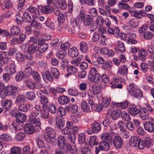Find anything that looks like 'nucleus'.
I'll return each mask as SVG.
<instances>
[{
    "label": "nucleus",
    "instance_id": "8fccbe9b",
    "mask_svg": "<svg viewBox=\"0 0 154 154\" xmlns=\"http://www.w3.org/2000/svg\"><path fill=\"white\" fill-rule=\"evenodd\" d=\"M103 107V104L99 103L98 104H95L94 106H91V109L92 110H96L98 112L101 110L102 107Z\"/></svg>",
    "mask_w": 154,
    "mask_h": 154
},
{
    "label": "nucleus",
    "instance_id": "13d9d810",
    "mask_svg": "<svg viewBox=\"0 0 154 154\" xmlns=\"http://www.w3.org/2000/svg\"><path fill=\"white\" fill-rule=\"evenodd\" d=\"M57 141L58 144H65L66 143L65 137L62 135H60L58 137Z\"/></svg>",
    "mask_w": 154,
    "mask_h": 154
},
{
    "label": "nucleus",
    "instance_id": "c03bdc74",
    "mask_svg": "<svg viewBox=\"0 0 154 154\" xmlns=\"http://www.w3.org/2000/svg\"><path fill=\"white\" fill-rule=\"evenodd\" d=\"M68 137L69 140L70 141V143L72 144H75V135L73 132H70L69 134H68Z\"/></svg>",
    "mask_w": 154,
    "mask_h": 154
},
{
    "label": "nucleus",
    "instance_id": "bb28decb",
    "mask_svg": "<svg viewBox=\"0 0 154 154\" xmlns=\"http://www.w3.org/2000/svg\"><path fill=\"white\" fill-rule=\"evenodd\" d=\"M131 95L133 96L135 98H140L142 97V92L140 89L136 88L135 89L134 92Z\"/></svg>",
    "mask_w": 154,
    "mask_h": 154
},
{
    "label": "nucleus",
    "instance_id": "603ef678",
    "mask_svg": "<svg viewBox=\"0 0 154 154\" xmlns=\"http://www.w3.org/2000/svg\"><path fill=\"white\" fill-rule=\"evenodd\" d=\"M16 66L14 63L10 64L9 69V72L10 75H12L16 72Z\"/></svg>",
    "mask_w": 154,
    "mask_h": 154
},
{
    "label": "nucleus",
    "instance_id": "5701e85b",
    "mask_svg": "<svg viewBox=\"0 0 154 154\" xmlns=\"http://www.w3.org/2000/svg\"><path fill=\"white\" fill-rule=\"evenodd\" d=\"M23 13L19 12L15 15L16 22L18 24H20L24 21V18L22 16Z\"/></svg>",
    "mask_w": 154,
    "mask_h": 154
},
{
    "label": "nucleus",
    "instance_id": "ddd939ff",
    "mask_svg": "<svg viewBox=\"0 0 154 154\" xmlns=\"http://www.w3.org/2000/svg\"><path fill=\"white\" fill-rule=\"evenodd\" d=\"M65 108L68 112L75 113L77 111L78 107L76 105L70 104L66 106Z\"/></svg>",
    "mask_w": 154,
    "mask_h": 154
},
{
    "label": "nucleus",
    "instance_id": "412c9836",
    "mask_svg": "<svg viewBox=\"0 0 154 154\" xmlns=\"http://www.w3.org/2000/svg\"><path fill=\"white\" fill-rule=\"evenodd\" d=\"M128 109V112L130 115L133 116L137 115L140 112V110L136 107L135 106H132Z\"/></svg>",
    "mask_w": 154,
    "mask_h": 154
},
{
    "label": "nucleus",
    "instance_id": "aec40b11",
    "mask_svg": "<svg viewBox=\"0 0 154 154\" xmlns=\"http://www.w3.org/2000/svg\"><path fill=\"white\" fill-rule=\"evenodd\" d=\"M82 20L85 26L91 25L93 21V20L92 17L89 15H86Z\"/></svg>",
    "mask_w": 154,
    "mask_h": 154
},
{
    "label": "nucleus",
    "instance_id": "c9c22d12",
    "mask_svg": "<svg viewBox=\"0 0 154 154\" xmlns=\"http://www.w3.org/2000/svg\"><path fill=\"white\" fill-rule=\"evenodd\" d=\"M10 31L12 34L17 35L20 33V30L18 27L14 26L11 27L10 29Z\"/></svg>",
    "mask_w": 154,
    "mask_h": 154
},
{
    "label": "nucleus",
    "instance_id": "e433bc0d",
    "mask_svg": "<svg viewBox=\"0 0 154 154\" xmlns=\"http://www.w3.org/2000/svg\"><path fill=\"white\" fill-rule=\"evenodd\" d=\"M25 83L27 87L32 89H34L35 84L33 82L30 80H25Z\"/></svg>",
    "mask_w": 154,
    "mask_h": 154
},
{
    "label": "nucleus",
    "instance_id": "4be33fe9",
    "mask_svg": "<svg viewBox=\"0 0 154 154\" xmlns=\"http://www.w3.org/2000/svg\"><path fill=\"white\" fill-rule=\"evenodd\" d=\"M91 126L92 131L94 133H97L100 130V125L98 123L94 122L92 124Z\"/></svg>",
    "mask_w": 154,
    "mask_h": 154
},
{
    "label": "nucleus",
    "instance_id": "338daca9",
    "mask_svg": "<svg viewBox=\"0 0 154 154\" xmlns=\"http://www.w3.org/2000/svg\"><path fill=\"white\" fill-rule=\"evenodd\" d=\"M25 21L27 23L30 22L32 20V18L29 13L27 12H25L23 14Z\"/></svg>",
    "mask_w": 154,
    "mask_h": 154
},
{
    "label": "nucleus",
    "instance_id": "f8f14e48",
    "mask_svg": "<svg viewBox=\"0 0 154 154\" xmlns=\"http://www.w3.org/2000/svg\"><path fill=\"white\" fill-rule=\"evenodd\" d=\"M130 143L134 144H143V141L138 136L131 137L129 140Z\"/></svg>",
    "mask_w": 154,
    "mask_h": 154
},
{
    "label": "nucleus",
    "instance_id": "37998d69",
    "mask_svg": "<svg viewBox=\"0 0 154 154\" xmlns=\"http://www.w3.org/2000/svg\"><path fill=\"white\" fill-rule=\"evenodd\" d=\"M113 143L114 144H122L123 143L121 137L119 136H115L113 140Z\"/></svg>",
    "mask_w": 154,
    "mask_h": 154
},
{
    "label": "nucleus",
    "instance_id": "4468645a",
    "mask_svg": "<svg viewBox=\"0 0 154 154\" xmlns=\"http://www.w3.org/2000/svg\"><path fill=\"white\" fill-rule=\"evenodd\" d=\"M12 139V138L6 134H2L0 136V144H5L4 141L9 142Z\"/></svg>",
    "mask_w": 154,
    "mask_h": 154
},
{
    "label": "nucleus",
    "instance_id": "0e129e2a",
    "mask_svg": "<svg viewBox=\"0 0 154 154\" xmlns=\"http://www.w3.org/2000/svg\"><path fill=\"white\" fill-rule=\"evenodd\" d=\"M53 138H51V137H45L44 138V144H52L54 143V142L55 141V140L53 139Z\"/></svg>",
    "mask_w": 154,
    "mask_h": 154
},
{
    "label": "nucleus",
    "instance_id": "052dcab7",
    "mask_svg": "<svg viewBox=\"0 0 154 154\" xmlns=\"http://www.w3.org/2000/svg\"><path fill=\"white\" fill-rule=\"evenodd\" d=\"M67 70L69 73H75L77 71V69L74 66H69L67 67Z\"/></svg>",
    "mask_w": 154,
    "mask_h": 154
},
{
    "label": "nucleus",
    "instance_id": "864d4df0",
    "mask_svg": "<svg viewBox=\"0 0 154 154\" xmlns=\"http://www.w3.org/2000/svg\"><path fill=\"white\" fill-rule=\"evenodd\" d=\"M11 152L12 154H20L21 153V149L19 147H14L11 149Z\"/></svg>",
    "mask_w": 154,
    "mask_h": 154
},
{
    "label": "nucleus",
    "instance_id": "6ab92c4d",
    "mask_svg": "<svg viewBox=\"0 0 154 154\" xmlns=\"http://www.w3.org/2000/svg\"><path fill=\"white\" fill-rule=\"evenodd\" d=\"M66 145H58L59 148L55 150L54 154H63L64 152L68 150Z\"/></svg>",
    "mask_w": 154,
    "mask_h": 154
},
{
    "label": "nucleus",
    "instance_id": "a18cd8bd",
    "mask_svg": "<svg viewBox=\"0 0 154 154\" xmlns=\"http://www.w3.org/2000/svg\"><path fill=\"white\" fill-rule=\"evenodd\" d=\"M64 31L69 34H71L74 32V27H72L70 26H68L66 24H65L64 26Z\"/></svg>",
    "mask_w": 154,
    "mask_h": 154
},
{
    "label": "nucleus",
    "instance_id": "c756f323",
    "mask_svg": "<svg viewBox=\"0 0 154 154\" xmlns=\"http://www.w3.org/2000/svg\"><path fill=\"white\" fill-rule=\"evenodd\" d=\"M146 52L145 50H140L138 55V58L142 61H144L146 58Z\"/></svg>",
    "mask_w": 154,
    "mask_h": 154
},
{
    "label": "nucleus",
    "instance_id": "69168bd1",
    "mask_svg": "<svg viewBox=\"0 0 154 154\" xmlns=\"http://www.w3.org/2000/svg\"><path fill=\"white\" fill-rule=\"evenodd\" d=\"M69 94L72 96H76L78 94L77 90L75 88H70L68 91Z\"/></svg>",
    "mask_w": 154,
    "mask_h": 154
},
{
    "label": "nucleus",
    "instance_id": "72a5a7b5",
    "mask_svg": "<svg viewBox=\"0 0 154 154\" xmlns=\"http://www.w3.org/2000/svg\"><path fill=\"white\" fill-rule=\"evenodd\" d=\"M118 127L119 128L120 132L124 131L126 129V124L123 121H119L118 122Z\"/></svg>",
    "mask_w": 154,
    "mask_h": 154
},
{
    "label": "nucleus",
    "instance_id": "20e7f679",
    "mask_svg": "<svg viewBox=\"0 0 154 154\" xmlns=\"http://www.w3.org/2000/svg\"><path fill=\"white\" fill-rule=\"evenodd\" d=\"M40 125L32 123L31 122L26 124L24 128L25 132L28 134H32L39 130Z\"/></svg>",
    "mask_w": 154,
    "mask_h": 154
},
{
    "label": "nucleus",
    "instance_id": "b1692460",
    "mask_svg": "<svg viewBox=\"0 0 154 154\" xmlns=\"http://www.w3.org/2000/svg\"><path fill=\"white\" fill-rule=\"evenodd\" d=\"M112 104L115 106L118 107H120L121 108L124 109L126 108L128 105V103L127 101H125L123 102L117 103L112 102Z\"/></svg>",
    "mask_w": 154,
    "mask_h": 154
},
{
    "label": "nucleus",
    "instance_id": "6e6d98bb",
    "mask_svg": "<svg viewBox=\"0 0 154 154\" xmlns=\"http://www.w3.org/2000/svg\"><path fill=\"white\" fill-rule=\"evenodd\" d=\"M118 7L120 9H128L130 8L129 5L124 2H121L118 4Z\"/></svg>",
    "mask_w": 154,
    "mask_h": 154
},
{
    "label": "nucleus",
    "instance_id": "f03ea898",
    "mask_svg": "<svg viewBox=\"0 0 154 154\" xmlns=\"http://www.w3.org/2000/svg\"><path fill=\"white\" fill-rule=\"evenodd\" d=\"M16 122V125L14 124V127L15 130L18 131L22 129V125H20V123H22L25 122L26 119V116L23 113L19 112L16 113L15 115Z\"/></svg>",
    "mask_w": 154,
    "mask_h": 154
},
{
    "label": "nucleus",
    "instance_id": "09e8293b",
    "mask_svg": "<svg viewBox=\"0 0 154 154\" xmlns=\"http://www.w3.org/2000/svg\"><path fill=\"white\" fill-rule=\"evenodd\" d=\"M79 19L77 18L75 19L74 18H72L70 19V26L74 28L75 26H76L79 27V23L78 22V20H79Z\"/></svg>",
    "mask_w": 154,
    "mask_h": 154
},
{
    "label": "nucleus",
    "instance_id": "de8ad7c7",
    "mask_svg": "<svg viewBox=\"0 0 154 154\" xmlns=\"http://www.w3.org/2000/svg\"><path fill=\"white\" fill-rule=\"evenodd\" d=\"M0 56L4 58V63H8L10 62L11 61V58L6 57L5 53L4 52H2L0 53Z\"/></svg>",
    "mask_w": 154,
    "mask_h": 154
},
{
    "label": "nucleus",
    "instance_id": "4c0bfd02",
    "mask_svg": "<svg viewBox=\"0 0 154 154\" xmlns=\"http://www.w3.org/2000/svg\"><path fill=\"white\" fill-rule=\"evenodd\" d=\"M66 146L68 148V150L66 151H69L71 154L74 153L77 151V148L75 145H66Z\"/></svg>",
    "mask_w": 154,
    "mask_h": 154
},
{
    "label": "nucleus",
    "instance_id": "c85d7f7f",
    "mask_svg": "<svg viewBox=\"0 0 154 154\" xmlns=\"http://www.w3.org/2000/svg\"><path fill=\"white\" fill-rule=\"evenodd\" d=\"M38 51V46L31 45L28 49V51L30 54H32Z\"/></svg>",
    "mask_w": 154,
    "mask_h": 154
},
{
    "label": "nucleus",
    "instance_id": "49530a36",
    "mask_svg": "<svg viewBox=\"0 0 154 154\" xmlns=\"http://www.w3.org/2000/svg\"><path fill=\"white\" fill-rule=\"evenodd\" d=\"M40 45L39 48H38V51L40 53L44 52L48 48V45L46 43L42 44Z\"/></svg>",
    "mask_w": 154,
    "mask_h": 154
},
{
    "label": "nucleus",
    "instance_id": "9d476101",
    "mask_svg": "<svg viewBox=\"0 0 154 154\" xmlns=\"http://www.w3.org/2000/svg\"><path fill=\"white\" fill-rule=\"evenodd\" d=\"M111 112V116L112 119L114 120L118 119L120 117L121 113V111L120 109H117L112 110H109L108 112Z\"/></svg>",
    "mask_w": 154,
    "mask_h": 154
},
{
    "label": "nucleus",
    "instance_id": "79ce46f5",
    "mask_svg": "<svg viewBox=\"0 0 154 154\" xmlns=\"http://www.w3.org/2000/svg\"><path fill=\"white\" fill-rule=\"evenodd\" d=\"M101 76L99 73H97L91 77V80L96 83H98L101 79Z\"/></svg>",
    "mask_w": 154,
    "mask_h": 154
},
{
    "label": "nucleus",
    "instance_id": "cd10ccee",
    "mask_svg": "<svg viewBox=\"0 0 154 154\" xmlns=\"http://www.w3.org/2000/svg\"><path fill=\"white\" fill-rule=\"evenodd\" d=\"M91 149L88 146H85L82 148L81 150L77 152V154H90L91 152Z\"/></svg>",
    "mask_w": 154,
    "mask_h": 154
},
{
    "label": "nucleus",
    "instance_id": "58836bf2",
    "mask_svg": "<svg viewBox=\"0 0 154 154\" xmlns=\"http://www.w3.org/2000/svg\"><path fill=\"white\" fill-rule=\"evenodd\" d=\"M81 51L83 53H86L88 50L87 43L85 42H82L80 44Z\"/></svg>",
    "mask_w": 154,
    "mask_h": 154
},
{
    "label": "nucleus",
    "instance_id": "774afa93",
    "mask_svg": "<svg viewBox=\"0 0 154 154\" xmlns=\"http://www.w3.org/2000/svg\"><path fill=\"white\" fill-rule=\"evenodd\" d=\"M143 36L146 39L149 40L152 38L153 35L150 32H146L143 34Z\"/></svg>",
    "mask_w": 154,
    "mask_h": 154
},
{
    "label": "nucleus",
    "instance_id": "2f4dec72",
    "mask_svg": "<svg viewBox=\"0 0 154 154\" xmlns=\"http://www.w3.org/2000/svg\"><path fill=\"white\" fill-rule=\"evenodd\" d=\"M4 3L2 5L1 7L3 10L9 8L12 5L10 0H4Z\"/></svg>",
    "mask_w": 154,
    "mask_h": 154
},
{
    "label": "nucleus",
    "instance_id": "4d7b16f0",
    "mask_svg": "<svg viewBox=\"0 0 154 154\" xmlns=\"http://www.w3.org/2000/svg\"><path fill=\"white\" fill-rule=\"evenodd\" d=\"M104 63L103 65V66L104 69H110L112 66V62L109 60L106 61L105 63Z\"/></svg>",
    "mask_w": 154,
    "mask_h": 154
},
{
    "label": "nucleus",
    "instance_id": "393cba45",
    "mask_svg": "<svg viewBox=\"0 0 154 154\" xmlns=\"http://www.w3.org/2000/svg\"><path fill=\"white\" fill-rule=\"evenodd\" d=\"M118 72L121 75H127L128 72V68L126 65H122L119 68Z\"/></svg>",
    "mask_w": 154,
    "mask_h": 154
},
{
    "label": "nucleus",
    "instance_id": "a19ab883",
    "mask_svg": "<svg viewBox=\"0 0 154 154\" xmlns=\"http://www.w3.org/2000/svg\"><path fill=\"white\" fill-rule=\"evenodd\" d=\"M117 48L121 52H124L125 51L124 43L120 41L117 42Z\"/></svg>",
    "mask_w": 154,
    "mask_h": 154
},
{
    "label": "nucleus",
    "instance_id": "3c124183",
    "mask_svg": "<svg viewBox=\"0 0 154 154\" xmlns=\"http://www.w3.org/2000/svg\"><path fill=\"white\" fill-rule=\"evenodd\" d=\"M25 137V133L23 132H20L16 136L15 140L17 141H20L23 140Z\"/></svg>",
    "mask_w": 154,
    "mask_h": 154
},
{
    "label": "nucleus",
    "instance_id": "bf43d9fd",
    "mask_svg": "<svg viewBox=\"0 0 154 154\" xmlns=\"http://www.w3.org/2000/svg\"><path fill=\"white\" fill-rule=\"evenodd\" d=\"M34 80L36 81H39L41 79L40 76L38 73L35 71H33L31 75Z\"/></svg>",
    "mask_w": 154,
    "mask_h": 154
},
{
    "label": "nucleus",
    "instance_id": "473e14b6",
    "mask_svg": "<svg viewBox=\"0 0 154 154\" xmlns=\"http://www.w3.org/2000/svg\"><path fill=\"white\" fill-rule=\"evenodd\" d=\"M139 116L142 120H144L148 119L149 115L148 113H147L146 111H145L144 109H142L140 110Z\"/></svg>",
    "mask_w": 154,
    "mask_h": 154
},
{
    "label": "nucleus",
    "instance_id": "5fc2aeb1",
    "mask_svg": "<svg viewBox=\"0 0 154 154\" xmlns=\"http://www.w3.org/2000/svg\"><path fill=\"white\" fill-rule=\"evenodd\" d=\"M121 117L122 119L125 121H129L131 119L129 114L125 112H122Z\"/></svg>",
    "mask_w": 154,
    "mask_h": 154
},
{
    "label": "nucleus",
    "instance_id": "f704fd0d",
    "mask_svg": "<svg viewBox=\"0 0 154 154\" xmlns=\"http://www.w3.org/2000/svg\"><path fill=\"white\" fill-rule=\"evenodd\" d=\"M101 53L107 55L108 56L113 57L114 54V51L112 50H109L107 48H104L101 51Z\"/></svg>",
    "mask_w": 154,
    "mask_h": 154
},
{
    "label": "nucleus",
    "instance_id": "680f3d73",
    "mask_svg": "<svg viewBox=\"0 0 154 154\" xmlns=\"http://www.w3.org/2000/svg\"><path fill=\"white\" fill-rule=\"evenodd\" d=\"M85 136L84 133H82L79 134V142L80 144L85 143Z\"/></svg>",
    "mask_w": 154,
    "mask_h": 154
},
{
    "label": "nucleus",
    "instance_id": "423d86ee",
    "mask_svg": "<svg viewBox=\"0 0 154 154\" xmlns=\"http://www.w3.org/2000/svg\"><path fill=\"white\" fill-rule=\"evenodd\" d=\"M39 112H38L32 111L30 113L29 116V121L30 122L32 123H35V124L41 125V122L40 119L37 117L38 115H39Z\"/></svg>",
    "mask_w": 154,
    "mask_h": 154
},
{
    "label": "nucleus",
    "instance_id": "a211bd4d",
    "mask_svg": "<svg viewBox=\"0 0 154 154\" xmlns=\"http://www.w3.org/2000/svg\"><path fill=\"white\" fill-rule=\"evenodd\" d=\"M58 101L61 104H66L69 102L70 98L66 96L62 95L58 98Z\"/></svg>",
    "mask_w": 154,
    "mask_h": 154
},
{
    "label": "nucleus",
    "instance_id": "7c9ffc66",
    "mask_svg": "<svg viewBox=\"0 0 154 154\" xmlns=\"http://www.w3.org/2000/svg\"><path fill=\"white\" fill-rule=\"evenodd\" d=\"M26 97L25 96L23 95H19L16 98L15 103L19 104L21 103L24 102L26 101Z\"/></svg>",
    "mask_w": 154,
    "mask_h": 154
},
{
    "label": "nucleus",
    "instance_id": "0eeeda50",
    "mask_svg": "<svg viewBox=\"0 0 154 154\" xmlns=\"http://www.w3.org/2000/svg\"><path fill=\"white\" fill-rule=\"evenodd\" d=\"M102 141L100 142V144H111L113 140L112 137L107 133L103 134L101 135Z\"/></svg>",
    "mask_w": 154,
    "mask_h": 154
},
{
    "label": "nucleus",
    "instance_id": "39448f33",
    "mask_svg": "<svg viewBox=\"0 0 154 154\" xmlns=\"http://www.w3.org/2000/svg\"><path fill=\"white\" fill-rule=\"evenodd\" d=\"M19 90L17 88L13 85H10L7 86L5 91L3 93L4 97L8 95H9L16 96L18 93Z\"/></svg>",
    "mask_w": 154,
    "mask_h": 154
},
{
    "label": "nucleus",
    "instance_id": "f3484780",
    "mask_svg": "<svg viewBox=\"0 0 154 154\" xmlns=\"http://www.w3.org/2000/svg\"><path fill=\"white\" fill-rule=\"evenodd\" d=\"M12 104V101L10 100H5L4 101H2V105L5 109V112H6L7 111L9 110V108L11 106Z\"/></svg>",
    "mask_w": 154,
    "mask_h": 154
},
{
    "label": "nucleus",
    "instance_id": "a878e982",
    "mask_svg": "<svg viewBox=\"0 0 154 154\" xmlns=\"http://www.w3.org/2000/svg\"><path fill=\"white\" fill-rule=\"evenodd\" d=\"M109 148V145H99L98 147H96L95 154H98L100 150L106 151Z\"/></svg>",
    "mask_w": 154,
    "mask_h": 154
},
{
    "label": "nucleus",
    "instance_id": "1a4fd4ad",
    "mask_svg": "<svg viewBox=\"0 0 154 154\" xmlns=\"http://www.w3.org/2000/svg\"><path fill=\"white\" fill-rule=\"evenodd\" d=\"M144 127L145 129L150 133L154 131V119L151 118L150 121L145 122L144 123Z\"/></svg>",
    "mask_w": 154,
    "mask_h": 154
},
{
    "label": "nucleus",
    "instance_id": "f257e3e1",
    "mask_svg": "<svg viewBox=\"0 0 154 154\" xmlns=\"http://www.w3.org/2000/svg\"><path fill=\"white\" fill-rule=\"evenodd\" d=\"M46 76L47 79L51 82H52L54 81V78L56 79H58L59 77L60 73L58 70L55 68H51L50 72L49 71H46L45 72Z\"/></svg>",
    "mask_w": 154,
    "mask_h": 154
},
{
    "label": "nucleus",
    "instance_id": "e2e57ef3",
    "mask_svg": "<svg viewBox=\"0 0 154 154\" xmlns=\"http://www.w3.org/2000/svg\"><path fill=\"white\" fill-rule=\"evenodd\" d=\"M17 60L20 62H23L25 60L24 55L21 53H18L16 55Z\"/></svg>",
    "mask_w": 154,
    "mask_h": 154
},
{
    "label": "nucleus",
    "instance_id": "9b49d317",
    "mask_svg": "<svg viewBox=\"0 0 154 154\" xmlns=\"http://www.w3.org/2000/svg\"><path fill=\"white\" fill-rule=\"evenodd\" d=\"M56 124L57 128L60 129H61L65 125L64 121L62 119V117L57 116L56 118Z\"/></svg>",
    "mask_w": 154,
    "mask_h": 154
},
{
    "label": "nucleus",
    "instance_id": "6e6552de",
    "mask_svg": "<svg viewBox=\"0 0 154 154\" xmlns=\"http://www.w3.org/2000/svg\"><path fill=\"white\" fill-rule=\"evenodd\" d=\"M39 97L40 99L41 103L43 105H45L48 102V94L45 90H40L39 91Z\"/></svg>",
    "mask_w": 154,
    "mask_h": 154
},
{
    "label": "nucleus",
    "instance_id": "7ed1b4c3",
    "mask_svg": "<svg viewBox=\"0 0 154 154\" xmlns=\"http://www.w3.org/2000/svg\"><path fill=\"white\" fill-rule=\"evenodd\" d=\"M54 8H52L46 5H39L37 8L38 13H36L33 15L34 18H37L40 15V11L42 14H51L53 11Z\"/></svg>",
    "mask_w": 154,
    "mask_h": 154
},
{
    "label": "nucleus",
    "instance_id": "ea45409f",
    "mask_svg": "<svg viewBox=\"0 0 154 154\" xmlns=\"http://www.w3.org/2000/svg\"><path fill=\"white\" fill-rule=\"evenodd\" d=\"M81 108L83 111L85 112H88L90 110L89 106L86 102L85 101L82 102V103Z\"/></svg>",
    "mask_w": 154,
    "mask_h": 154
},
{
    "label": "nucleus",
    "instance_id": "dca6fc26",
    "mask_svg": "<svg viewBox=\"0 0 154 154\" xmlns=\"http://www.w3.org/2000/svg\"><path fill=\"white\" fill-rule=\"evenodd\" d=\"M46 133L47 136L51 138H54L56 134L54 130L51 127H48L46 128Z\"/></svg>",
    "mask_w": 154,
    "mask_h": 154
},
{
    "label": "nucleus",
    "instance_id": "2eb2a0df",
    "mask_svg": "<svg viewBox=\"0 0 154 154\" xmlns=\"http://www.w3.org/2000/svg\"><path fill=\"white\" fill-rule=\"evenodd\" d=\"M68 54L71 57H76L78 55V49L75 47L69 48L68 50Z\"/></svg>",
    "mask_w": 154,
    "mask_h": 154
}]
</instances>
